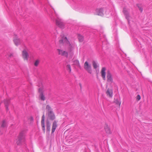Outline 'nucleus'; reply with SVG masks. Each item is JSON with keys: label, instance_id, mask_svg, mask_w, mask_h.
<instances>
[{"label": "nucleus", "instance_id": "5701e85b", "mask_svg": "<svg viewBox=\"0 0 152 152\" xmlns=\"http://www.w3.org/2000/svg\"><path fill=\"white\" fill-rule=\"evenodd\" d=\"M50 129V124L48 122H47V131L49 132Z\"/></svg>", "mask_w": 152, "mask_h": 152}, {"label": "nucleus", "instance_id": "6ab92c4d", "mask_svg": "<svg viewBox=\"0 0 152 152\" xmlns=\"http://www.w3.org/2000/svg\"><path fill=\"white\" fill-rule=\"evenodd\" d=\"M73 64L76 65L77 66L80 68V65L79 61L77 60H75L73 61Z\"/></svg>", "mask_w": 152, "mask_h": 152}, {"label": "nucleus", "instance_id": "7c9ffc66", "mask_svg": "<svg viewBox=\"0 0 152 152\" xmlns=\"http://www.w3.org/2000/svg\"><path fill=\"white\" fill-rule=\"evenodd\" d=\"M136 98H137V99L138 100H139L140 99V98H141L140 95H137V96Z\"/></svg>", "mask_w": 152, "mask_h": 152}, {"label": "nucleus", "instance_id": "f704fd0d", "mask_svg": "<svg viewBox=\"0 0 152 152\" xmlns=\"http://www.w3.org/2000/svg\"><path fill=\"white\" fill-rule=\"evenodd\" d=\"M2 134V133H0V134Z\"/></svg>", "mask_w": 152, "mask_h": 152}, {"label": "nucleus", "instance_id": "72a5a7b5", "mask_svg": "<svg viewBox=\"0 0 152 152\" xmlns=\"http://www.w3.org/2000/svg\"><path fill=\"white\" fill-rule=\"evenodd\" d=\"M80 86L81 87V84H80Z\"/></svg>", "mask_w": 152, "mask_h": 152}, {"label": "nucleus", "instance_id": "9b49d317", "mask_svg": "<svg viewBox=\"0 0 152 152\" xmlns=\"http://www.w3.org/2000/svg\"><path fill=\"white\" fill-rule=\"evenodd\" d=\"M57 50L58 53L59 55L65 57L67 56L68 53L67 52L60 49H57Z\"/></svg>", "mask_w": 152, "mask_h": 152}, {"label": "nucleus", "instance_id": "412c9836", "mask_svg": "<svg viewBox=\"0 0 152 152\" xmlns=\"http://www.w3.org/2000/svg\"><path fill=\"white\" fill-rule=\"evenodd\" d=\"M93 65L94 68L95 69H96L99 66L96 62L94 61H93Z\"/></svg>", "mask_w": 152, "mask_h": 152}, {"label": "nucleus", "instance_id": "ddd939ff", "mask_svg": "<svg viewBox=\"0 0 152 152\" xmlns=\"http://www.w3.org/2000/svg\"><path fill=\"white\" fill-rule=\"evenodd\" d=\"M106 94L107 96L111 98L113 96V91L111 89L108 88L106 92Z\"/></svg>", "mask_w": 152, "mask_h": 152}, {"label": "nucleus", "instance_id": "f257e3e1", "mask_svg": "<svg viewBox=\"0 0 152 152\" xmlns=\"http://www.w3.org/2000/svg\"><path fill=\"white\" fill-rule=\"evenodd\" d=\"M71 6L75 9L82 11L85 8V6L78 0H70Z\"/></svg>", "mask_w": 152, "mask_h": 152}, {"label": "nucleus", "instance_id": "7ed1b4c3", "mask_svg": "<svg viewBox=\"0 0 152 152\" xmlns=\"http://www.w3.org/2000/svg\"><path fill=\"white\" fill-rule=\"evenodd\" d=\"M95 13L96 15L101 16H103L104 15L108 16L112 15L111 12L109 10H107L104 8L97 9L96 10Z\"/></svg>", "mask_w": 152, "mask_h": 152}, {"label": "nucleus", "instance_id": "473e14b6", "mask_svg": "<svg viewBox=\"0 0 152 152\" xmlns=\"http://www.w3.org/2000/svg\"><path fill=\"white\" fill-rule=\"evenodd\" d=\"M120 104H121V103H119V106H120Z\"/></svg>", "mask_w": 152, "mask_h": 152}, {"label": "nucleus", "instance_id": "423d86ee", "mask_svg": "<svg viewBox=\"0 0 152 152\" xmlns=\"http://www.w3.org/2000/svg\"><path fill=\"white\" fill-rule=\"evenodd\" d=\"M39 84L38 85V86L39 87H40L39 88V92L40 93L39 95V98L40 99L43 101H44L45 99V97L43 95L42 93V90H43V87L42 86V83H40V85Z\"/></svg>", "mask_w": 152, "mask_h": 152}, {"label": "nucleus", "instance_id": "1a4fd4ad", "mask_svg": "<svg viewBox=\"0 0 152 152\" xmlns=\"http://www.w3.org/2000/svg\"><path fill=\"white\" fill-rule=\"evenodd\" d=\"M13 41L16 46L20 45L22 42V41L18 38L17 35H15Z\"/></svg>", "mask_w": 152, "mask_h": 152}, {"label": "nucleus", "instance_id": "c756f323", "mask_svg": "<svg viewBox=\"0 0 152 152\" xmlns=\"http://www.w3.org/2000/svg\"><path fill=\"white\" fill-rule=\"evenodd\" d=\"M46 109L48 110V112L50 111H52L49 105H47L46 107Z\"/></svg>", "mask_w": 152, "mask_h": 152}, {"label": "nucleus", "instance_id": "4be33fe9", "mask_svg": "<svg viewBox=\"0 0 152 152\" xmlns=\"http://www.w3.org/2000/svg\"><path fill=\"white\" fill-rule=\"evenodd\" d=\"M6 124L5 120H3L2 122V124L1 125V127L0 129H3L4 128L6 127Z\"/></svg>", "mask_w": 152, "mask_h": 152}, {"label": "nucleus", "instance_id": "393cba45", "mask_svg": "<svg viewBox=\"0 0 152 152\" xmlns=\"http://www.w3.org/2000/svg\"><path fill=\"white\" fill-rule=\"evenodd\" d=\"M66 68L67 70L69 72H71V69L70 65L68 64L66 66Z\"/></svg>", "mask_w": 152, "mask_h": 152}, {"label": "nucleus", "instance_id": "20e7f679", "mask_svg": "<svg viewBox=\"0 0 152 152\" xmlns=\"http://www.w3.org/2000/svg\"><path fill=\"white\" fill-rule=\"evenodd\" d=\"M25 133L24 131H22L20 133L18 137L16 140V143L18 145H20L25 141Z\"/></svg>", "mask_w": 152, "mask_h": 152}, {"label": "nucleus", "instance_id": "2eb2a0df", "mask_svg": "<svg viewBox=\"0 0 152 152\" xmlns=\"http://www.w3.org/2000/svg\"><path fill=\"white\" fill-rule=\"evenodd\" d=\"M48 117L50 119L52 120L55 118V115L52 111H50L48 112Z\"/></svg>", "mask_w": 152, "mask_h": 152}, {"label": "nucleus", "instance_id": "bb28decb", "mask_svg": "<svg viewBox=\"0 0 152 152\" xmlns=\"http://www.w3.org/2000/svg\"><path fill=\"white\" fill-rule=\"evenodd\" d=\"M137 6L138 7L140 11L141 12H142L143 10V9L141 7V5L139 4H137Z\"/></svg>", "mask_w": 152, "mask_h": 152}, {"label": "nucleus", "instance_id": "9d476101", "mask_svg": "<svg viewBox=\"0 0 152 152\" xmlns=\"http://www.w3.org/2000/svg\"><path fill=\"white\" fill-rule=\"evenodd\" d=\"M107 81L108 83H112L113 82V79L112 75L109 71H108L107 75Z\"/></svg>", "mask_w": 152, "mask_h": 152}, {"label": "nucleus", "instance_id": "a878e982", "mask_svg": "<svg viewBox=\"0 0 152 152\" xmlns=\"http://www.w3.org/2000/svg\"><path fill=\"white\" fill-rule=\"evenodd\" d=\"M39 62H40V61L38 60V59H37L36 60H35V62H34V65L35 66H37L39 64Z\"/></svg>", "mask_w": 152, "mask_h": 152}, {"label": "nucleus", "instance_id": "f8f14e48", "mask_svg": "<svg viewBox=\"0 0 152 152\" xmlns=\"http://www.w3.org/2000/svg\"><path fill=\"white\" fill-rule=\"evenodd\" d=\"M106 68L105 67H103L102 69L101 73V76L103 78V79L104 80H105L106 79V73H105Z\"/></svg>", "mask_w": 152, "mask_h": 152}, {"label": "nucleus", "instance_id": "c85d7f7f", "mask_svg": "<svg viewBox=\"0 0 152 152\" xmlns=\"http://www.w3.org/2000/svg\"><path fill=\"white\" fill-rule=\"evenodd\" d=\"M46 109L48 110V112L50 111H52L49 105H47L46 107Z\"/></svg>", "mask_w": 152, "mask_h": 152}, {"label": "nucleus", "instance_id": "f03ea898", "mask_svg": "<svg viewBox=\"0 0 152 152\" xmlns=\"http://www.w3.org/2000/svg\"><path fill=\"white\" fill-rule=\"evenodd\" d=\"M59 42L60 44H65L69 47V53L73 55L72 51L74 49V46L71 45L68 41L66 37L64 36L61 37V39L59 40Z\"/></svg>", "mask_w": 152, "mask_h": 152}, {"label": "nucleus", "instance_id": "aec40b11", "mask_svg": "<svg viewBox=\"0 0 152 152\" xmlns=\"http://www.w3.org/2000/svg\"><path fill=\"white\" fill-rule=\"evenodd\" d=\"M78 38L79 41L80 42H82L83 40V37L79 34L78 35Z\"/></svg>", "mask_w": 152, "mask_h": 152}, {"label": "nucleus", "instance_id": "f3484780", "mask_svg": "<svg viewBox=\"0 0 152 152\" xmlns=\"http://www.w3.org/2000/svg\"><path fill=\"white\" fill-rule=\"evenodd\" d=\"M123 12L124 15L126 16V19L128 20V22L129 23V15L128 13V12L126 8H124L123 10Z\"/></svg>", "mask_w": 152, "mask_h": 152}, {"label": "nucleus", "instance_id": "a211bd4d", "mask_svg": "<svg viewBox=\"0 0 152 152\" xmlns=\"http://www.w3.org/2000/svg\"><path fill=\"white\" fill-rule=\"evenodd\" d=\"M10 103V100L9 99H7L5 100L4 104L6 107V108L7 111L8 110V106Z\"/></svg>", "mask_w": 152, "mask_h": 152}, {"label": "nucleus", "instance_id": "dca6fc26", "mask_svg": "<svg viewBox=\"0 0 152 152\" xmlns=\"http://www.w3.org/2000/svg\"><path fill=\"white\" fill-rule=\"evenodd\" d=\"M44 119H45V116L44 115H43L42 117V120L41 121V126L42 127V130L44 132H45V126L44 124Z\"/></svg>", "mask_w": 152, "mask_h": 152}, {"label": "nucleus", "instance_id": "0eeeda50", "mask_svg": "<svg viewBox=\"0 0 152 152\" xmlns=\"http://www.w3.org/2000/svg\"><path fill=\"white\" fill-rule=\"evenodd\" d=\"M84 68L88 73L91 74L92 70L91 65L89 64L87 61L85 62L84 64Z\"/></svg>", "mask_w": 152, "mask_h": 152}, {"label": "nucleus", "instance_id": "cd10ccee", "mask_svg": "<svg viewBox=\"0 0 152 152\" xmlns=\"http://www.w3.org/2000/svg\"><path fill=\"white\" fill-rule=\"evenodd\" d=\"M13 56L12 54L11 53H8L7 54V57L9 58H11Z\"/></svg>", "mask_w": 152, "mask_h": 152}, {"label": "nucleus", "instance_id": "4468645a", "mask_svg": "<svg viewBox=\"0 0 152 152\" xmlns=\"http://www.w3.org/2000/svg\"><path fill=\"white\" fill-rule=\"evenodd\" d=\"M57 121H54L52 125V134H53L55 131V130L57 126Z\"/></svg>", "mask_w": 152, "mask_h": 152}, {"label": "nucleus", "instance_id": "6e6552de", "mask_svg": "<svg viewBox=\"0 0 152 152\" xmlns=\"http://www.w3.org/2000/svg\"><path fill=\"white\" fill-rule=\"evenodd\" d=\"M28 49L26 48L22 51V56L24 60H28Z\"/></svg>", "mask_w": 152, "mask_h": 152}, {"label": "nucleus", "instance_id": "39448f33", "mask_svg": "<svg viewBox=\"0 0 152 152\" xmlns=\"http://www.w3.org/2000/svg\"><path fill=\"white\" fill-rule=\"evenodd\" d=\"M56 24L60 28H63L64 26V24L63 20L61 19L59 16L56 15Z\"/></svg>", "mask_w": 152, "mask_h": 152}, {"label": "nucleus", "instance_id": "2f4dec72", "mask_svg": "<svg viewBox=\"0 0 152 152\" xmlns=\"http://www.w3.org/2000/svg\"><path fill=\"white\" fill-rule=\"evenodd\" d=\"M29 120H30V121H32L33 120V118L31 116L29 118Z\"/></svg>", "mask_w": 152, "mask_h": 152}, {"label": "nucleus", "instance_id": "b1692460", "mask_svg": "<svg viewBox=\"0 0 152 152\" xmlns=\"http://www.w3.org/2000/svg\"><path fill=\"white\" fill-rule=\"evenodd\" d=\"M105 129L106 132L108 134H110L111 133V131L109 127L108 126H107L104 127Z\"/></svg>", "mask_w": 152, "mask_h": 152}]
</instances>
